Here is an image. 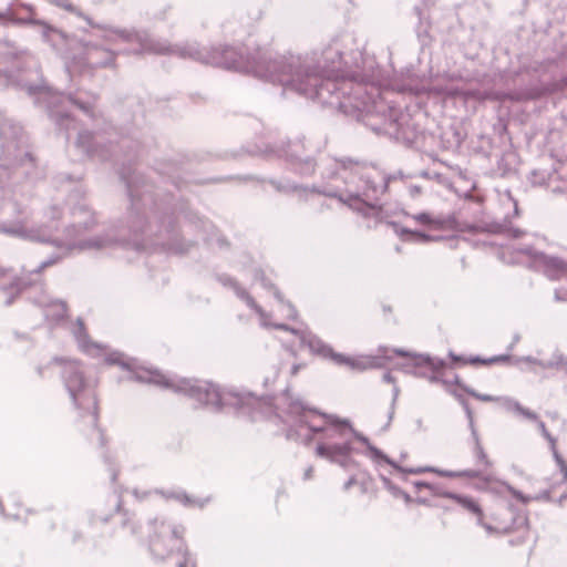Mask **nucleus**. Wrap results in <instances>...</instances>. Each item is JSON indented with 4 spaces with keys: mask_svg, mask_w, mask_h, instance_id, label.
<instances>
[{
    "mask_svg": "<svg viewBox=\"0 0 567 567\" xmlns=\"http://www.w3.org/2000/svg\"><path fill=\"white\" fill-rule=\"evenodd\" d=\"M446 496L475 515L477 524L487 533L511 534L513 535L509 539L512 546L527 547L530 549L533 543L530 526L524 511L514 507L508 502H497L485 513L478 501L471 496L452 493Z\"/></svg>",
    "mask_w": 567,
    "mask_h": 567,
    "instance_id": "obj_1",
    "label": "nucleus"
},
{
    "mask_svg": "<svg viewBox=\"0 0 567 567\" xmlns=\"http://www.w3.org/2000/svg\"><path fill=\"white\" fill-rule=\"evenodd\" d=\"M228 68L254 73L256 76L285 86H290L299 92L308 91V85L303 83V78H307L308 81H317L315 76H311L300 69H295L291 64L281 61H269L267 63L257 61L252 64L249 63L245 65L233 63L231 65H228Z\"/></svg>",
    "mask_w": 567,
    "mask_h": 567,
    "instance_id": "obj_2",
    "label": "nucleus"
},
{
    "mask_svg": "<svg viewBox=\"0 0 567 567\" xmlns=\"http://www.w3.org/2000/svg\"><path fill=\"white\" fill-rule=\"evenodd\" d=\"M394 353L402 358H409L415 373L431 382H441L446 389L460 384V378L455 370L442 360L400 349H395Z\"/></svg>",
    "mask_w": 567,
    "mask_h": 567,
    "instance_id": "obj_3",
    "label": "nucleus"
},
{
    "mask_svg": "<svg viewBox=\"0 0 567 567\" xmlns=\"http://www.w3.org/2000/svg\"><path fill=\"white\" fill-rule=\"evenodd\" d=\"M184 547L183 535L171 524L154 522L148 534V548L157 558H166L174 553L182 551Z\"/></svg>",
    "mask_w": 567,
    "mask_h": 567,
    "instance_id": "obj_4",
    "label": "nucleus"
},
{
    "mask_svg": "<svg viewBox=\"0 0 567 567\" xmlns=\"http://www.w3.org/2000/svg\"><path fill=\"white\" fill-rule=\"evenodd\" d=\"M187 393L197 402L205 405H219L221 394L219 389L209 382L197 381L186 389Z\"/></svg>",
    "mask_w": 567,
    "mask_h": 567,
    "instance_id": "obj_5",
    "label": "nucleus"
},
{
    "mask_svg": "<svg viewBox=\"0 0 567 567\" xmlns=\"http://www.w3.org/2000/svg\"><path fill=\"white\" fill-rule=\"evenodd\" d=\"M330 421L331 420L328 416L315 411H306L299 419L300 424L309 429L313 434V439H317L319 434H322Z\"/></svg>",
    "mask_w": 567,
    "mask_h": 567,
    "instance_id": "obj_6",
    "label": "nucleus"
},
{
    "mask_svg": "<svg viewBox=\"0 0 567 567\" xmlns=\"http://www.w3.org/2000/svg\"><path fill=\"white\" fill-rule=\"evenodd\" d=\"M348 449L344 444L337 442L326 443L319 442L317 446V454L321 457L333 458L338 455H344Z\"/></svg>",
    "mask_w": 567,
    "mask_h": 567,
    "instance_id": "obj_7",
    "label": "nucleus"
},
{
    "mask_svg": "<svg viewBox=\"0 0 567 567\" xmlns=\"http://www.w3.org/2000/svg\"><path fill=\"white\" fill-rule=\"evenodd\" d=\"M4 512L8 517L18 520H25L28 516L32 514L30 508L25 507L22 502L16 498L8 504V506L4 508Z\"/></svg>",
    "mask_w": 567,
    "mask_h": 567,
    "instance_id": "obj_8",
    "label": "nucleus"
},
{
    "mask_svg": "<svg viewBox=\"0 0 567 567\" xmlns=\"http://www.w3.org/2000/svg\"><path fill=\"white\" fill-rule=\"evenodd\" d=\"M539 429L542 430V433L543 435L551 443V447H553V451H554V457L560 468V472L564 476V480L567 481V464L566 462L563 460V457L559 455V453L557 452L556 450V441L555 439L551 437V435L548 433L547 429H546V425L544 422H539Z\"/></svg>",
    "mask_w": 567,
    "mask_h": 567,
    "instance_id": "obj_9",
    "label": "nucleus"
},
{
    "mask_svg": "<svg viewBox=\"0 0 567 567\" xmlns=\"http://www.w3.org/2000/svg\"><path fill=\"white\" fill-rule=\"evenodd\" d=\"M342 434H343V429L339 424L330 421V423L326 426L322 434L318 435V439L333 441V440L341 437Z\"/></svg>",
    "mask_w": 567,
    "mask_h": 567,
    "instance_id": "obj_10",
    "label": "nucleus"
},
{
    "mask_svg": "<svg viewBox=\"0 0 567 567\" xmlns=\"http://www.w3.org/2000/svg\"><path fill=\"white\" fill-rule=\"evenodd\" d=\"M454 361H461L463 364L471 363V364H492L499 361H505L507 358L504 355L501 357H494L489 359H481V358H471L468 360H461L457 357H452Z\"/></svg>",
    "mask_w": 567,
    "mask_h": 567,
    "instance_id": "obj_11",
    "label": "nucleus"
},
{
    "mask_svg": "<svg viewBox=\"0 0 567 567\" xmlns=\"http://www.w3.org/2000/svg\"><path fill=\"white\" fill-rule=\"evenodd\" d=\"M513 409L517 414H519L528 420L536 421L538 419V415L535 412L530 411L529 409L524 408L519 403H515Z\"/></svg>",
    "mask_w": 567,
    "mask_h": 567,
    "instance_id": "obj_12",
    "label": "nucleus"
},
{
    "mask_svg": "<svg viewBox=\"0 0 567 567\" xmlns=\"http://www.w3.org/2000/svg\"><path fill=\"white\" fill-rule=\"evenodd\" d=\"M181 559L178 560V567H195L192 558L189 557L186 546L184 545L182 551L176 553Z\"/></svg>",
    "mask_w": 567,
    "mask_h": 567,
    "instance_id": "obj_13",
    "label": "nucleus"
},
{
    "mask_svg": "<svg viewBox=\"0 0 567 567\" xmlns=\"http://www.w3.org/2000/svg\"><path fill=\"white\" fill-rule=\"evenodd\" d=\"M413 218H414V220H416L417 223H420L422 225H435L439 223L436 219H434L427 213L417 214V215L413 216Z\"/></svg>",
    "mask_w": 567,
    "mask_h": 567,
    "instance_id": "obj_14",
    "label": "nucleus"
},
{
    "mask_svg": "<svg viewBox=\"0 0 567 567\" xmlns=\"http://www.w3.org/2000/svg\"><path fill=\"white\" fill-rule=\"evenodd\" d=\"M72 381H74V383H75L74 388H76L79 390L84 386V380H83L82 374H80V373H74L72 375V378L69 380V384H71Z\"/></svg>",
    "mask_w": 567,
    "mask_h": 567,
    "instance_id": "obj_15",
    "label": "nucleus"
},
{
    "mask_svg": "<svg viewBox=\"0 0 567 567\" xmlns=\"http://www.w3.org/2000/svg\"><path fill=\"white\" fill-rule=\"evenodd\" d=\"M512 494H513L514 497H516L517 499L522 501L523 503H527L530 499L529 497H525L519 492H516V491H512Z\"/></svg>",
    "mask_w": 567,
    "mask_h": 567,
    "instance_id": "obj_16",
    "label": "nucleus"
},
{
    "mask_svg": "<svg viewBox=\"0 0 567 567\" xmlns=\"http://www.w3.org/2000/svg\"><path fill=\"white\" fill-rule=\"evenodd\" d=\"M301 368L300 364H295L292 368H291V375H296L298 372H299V369Z\"/></svg>",
    "mask_w": 567,
    "mask_h": 567,
    "instance_id": "obj_17",
    "label": "nucleus"
},
{
    "mask_svg": "<svg viewBox=\"0 0 567 567\" xmlns=\"http://www.w3.org/2000/svg\"><path fill=\"white\" fill-rule=\"evenodd\" d=\"M355 483H358V480L352 478V480H350L349 482L346 483L344 488L349 489L350 486L355 484Z\"/></svg>",
    "mask_w": 567,
    "mask_h": 567,
    "instance_id": "obj_18",
    "label": "nucleus"
},
{
    "mask_svg": "<svg viewBox=\"0 0 567 567\" xmlns=\"http://www.w3.org/2000/svg\"><path fill=\"white\" fill-rule=\"evenodd\" d=\"M464 475L470 476V477H475V476L478 477V473L476 474L474 472H465Z\"/></svg>",
    "mask_w": 567,
    "mask_h": 567,
    "instance_id": "obj_19",
    "label": "nucleus"
},
{
    "mask_svg": "<svg viewBox=\"0 0 567 567\" xmlns=\"http://www.w3.org/2000/svg\"><path fill=\"white\" fill-rule=\"evenodd\" d=\"M480 454H481V457H482V460L484 461V463H485V464H488V461H487L486 455L484 454V452H483V451H480Z\"/></svg>",
    "mask_w": 567,
    "mask_h": 567,
    "instance_id": "obj_20",
    "label": "nucleus"
},
{
    "mask_svg": "<svg viewBox=\"0 0 567 567\" xmlns=\"http://www.w3.org/2000/svg\"><path fill=\"white\" fill-rule=\"evenodd\" d=\"M340 362H343V363L352 365V362H351L350 359H342V360H340Z\"/></svg>",
    "mask_w": 567,
    "mask_h": 567,
    "instance_id": "obj_21",
    "label": "nucleus"
},
{
    "mask_svg": "<svg viewBox=\"0 0 567 567\" xmlns=\"http://www.w3.org/2000/svg\"><path fill=\"white\" fill-rule=\"evenodd\" d=\"M276 328H278V329H284V330H288V328H287L285 324H278V326H276Z\"/></svg>",
    "mask_w": 567,
    "mask_h": 567,
    "instance_id": "obj_22",
    "label": "nucleus"
},
{
    "mask_svg": "<svg viewBox=\"0 0 567 567\" xmlns=\"http://www.w3.org/2000/svg\"><path fill=\"white\" fill-rule=\"evenodd\" d=\"M226 54H227V55H234V54H235V52H234L233 50H226Z\"/></svg>",
    "mask_w": 567,
    "mask_h": 567,
    "instance_id": "obj_23",
    "label": "nucleus"
}]
</instances>
